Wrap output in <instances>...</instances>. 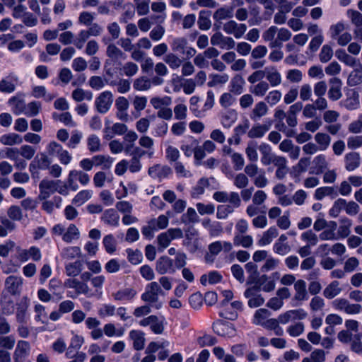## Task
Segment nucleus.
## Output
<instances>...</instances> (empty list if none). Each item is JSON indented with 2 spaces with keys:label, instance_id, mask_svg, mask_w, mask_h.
Here are the masks:
<instances>
[{
  "label": "nucleus",
  "instance_id": "c85d7f7f",
  "mask_svg": "<svg viewBox=\"0 0 362 362\" xmlns=\"http://www.w3.org/2000/svg\"><path fill=\"white\" fill-rule=\"evenodd\" d=\"M45 168V154L37 156L30 164L29 170L33 178H39V170Z\"/></svg>",
  "mask_w": 362,
  "mask_h": 362
},
{
  "label": "nucleus",
  "instance_id": "c03bdc74",
  "mask_svg": "<svg viewBox=\"0 0 362 362\" xmlns=\"http://www.w3.org/2000/svg\"><path fill=\"white\" fill-rule=\"evenodd\" d=\"M214 329L218 334L228 337H233L235 332L232 325L227 322H218L214 326Z\"/></svg>",
  "mask_w": 362,
  "mask_h": 362
},
{
  "label": "nucleus",
  "instance_id": "1a4fd4ad",
  "mask_svg": "<svg viewBox=\"0 0 362 362\" xmlns=\"http://www.w3.org/2000/svg\"><path fill=\"white\" fill-rule=\"evenodd\" d=\"M258 149L261 153V163L265 166L272 163L275 165L284 157L273 153L272 147L267 143H262Z\"/></svg>",
  "mask_w": 362,
  "mask_h": 362
},
{
  "label": "nucleus",
  "instance_id": "7c9ffc66",
  "mask_svg": "<svg viewBox=\"0 0 362 362\" xmlns=\"http://www.w3.org/2000/svg\"><path fill=\"white\" fill-rule=\"evenodd\" d=\"M345 168L348 171H354L359 167L361 156L357 152H350L344 156Z\"/></svg>",
  "mask_w": 362,
  "mask_h": 362
},
{
  "label": "nucleus",
  "instance_id": "69168bd1",
  "mask_svg": "<svg viewBox=\"0 0 362 362\" xmlns=\"http://www.w3.org/2000/svg\"><path fill=\"white\" fill-rule=\"evenodd\" d=\"M236 102L234 94L230 91L223 93L219 98V103L223 108L233 106Z\"/></svg>",
  "mask_w": 362,
  "mask_h": 362
},
{
  "label": "nucleus",
  "instance_id": "393cba45",
  "mask_svg": "<svg viewBox=\"0 0 362 362\" xmlns=\"http://www.w3.org/2000/svg\"><path fill=\"white\" fill-rule=\"evenodd\" d=\"M337 223L336 221H331L329 224L319 234V238L322 241L337 240L338 237L336 233Z\"/></svg>",
  "mask_w": 362,
  "mask_h": 362
},
{
  "label": "nucleus",
  "instance_id": "cd10ccee",
  "mask_svg": "<svg viewBox=\"0 0 362 362\" xmlns=\"http://www.w3.org/2000/svg\"><path fill=\"white\" fill-rule=\"evenodd\" d=\"M30 305V300L27 296H23L19 303L16 304V320L19 323H25L26 313Z\"/></svg>",
  "mask_w": 362,
  "mask_h": 362
},
{
  "label": "nucleus",
  "instance_id": "f8f14e48",
  "mask_svg": "<svg viewBox=\"0 0 362 362\" xmlns=\"http://www.w3.org/2000/svg\"><path fill=\"white\" fill-rule=\"evenodd\" d=\"M244 296L248 299L247 304L250 308H257L264 303V298L259 293V288L255 286L246 289Z\"/></svg>",
  "mask_w": 362,
  "mask_h": 362
},
{
  "label": "nucleus",
  "instance_id": "7ed1b4c3",
  "mask_svg": "<svg viewBox=\"0 0 362 362\" xmlns=\"http://www.w3.org/2000/svg\"><path fill=\"white\" fill-rule=\"evenodd\" d=\"M64 286L75 290L74 293L69 291L67 293V296L71 298H76L81 294L88 298L93 296V293L86 282L80 281L76 279H68L65 281Z\"/></svg>",
  "mask_w": 362,
  "mask_h": 362
},
{
  "label": "nucleus",
  "instance_id": "774afa93",
  "mask_svg": "<svg viewBox=\"0 0 362 362\" xmlns=\"http://www.w3.org/2000/svg\"><path fill=\"white\" fill-rule=\"evenodd\" d=\"M269 88V85L264 81H261L252 88H250V92L257 97H263Z\"/></svg>",
  "mask_w": 362,
  "mask_h": 362
},
{
  "label": "nucleus",
  "instance_id": "a19ab883",
  "mask_svg": "<svg viewBox=\"0 0 362 362\" xmlns=\"http://www.w3.org/2000/svg\"><path fill=\"white\" fill-rule=\"evenodd\" d=\"M93 196V191L90 189H83L78 192L74 197L72 199V204L76 206H81L89 199H91Z\"/></svg>",
  "mask_w": 362,
  "mask_h": 362
},
{
  "label": "nucleus",
  "instance_id": "680f3d73",
  "mask_svg": "<svg viewBox=\"0 0 362 362\" xmlns=\"http://www.w3.org/2000/svg\"><path fill=\"white\" fill-rule=\"evenodd\" d=\"M103 245L108 254H113L117 250V240L112 234L104 236Z\"/></svg>",
  "mask_w": 362,
  "mask_h": 362
},
{
  "label": "nucleus",
  "instance_id": "bf43d9fd",
  "mask_svg": "<svg viewBox=\"0 0 362 362\" xmlns=\"http://www.w3.org/2000/svg\"><path fill=\"white\" fill-rule=\"evenodd\" d=\"M83 269V264L81 261H75L70 262L65 266V272L69 276H78Z\"/></svg>",
  "mask_w": 362,
  "mask_h": 362
},
{
  "label": "nucleus",
  "instance_id": "4be33fe9",
  "mask_svg": "<svg viewBox=\"0 0 362 362\" xmlns=\"http://www.w3.org/2000/svg\"><path fill=\"white\" fill-rule=\"evenodd\" d=\"M271 126L270 122L267 123H256L248 131L247 136L250 139L262 138L270 129Z\"/></svg>",
  "mask_w": 362,
  "mask_h": 362
},
{
  "label": "nucleus",
  "instance_id": "4c0bfd02",
  "mask_svg": "<svg viewBox=\"0 0 362 362\" xmlns=\"http://www.w3.org/2000/svg\"><path fill=\"white\" fill-rule=\"evenodd\" d=\"M279 235V231L275 226L269 228L264 231L259 240L257 241V244L259 246H265L269 245L274 238H276Z\"/></svg>",
  "mask_w": 362,
  "mask_h": 362
},
{
  "label": "nucleus",
  "instance_id": "052dcab7",
  "mask_svg": "<svg viewBox=\"0 0 362 362\" xmlns=\"http://www.w3.org/2000/svg\"><path fill=\"white\" fill-rule=\"evenodd\" d=\"M276 170L275 176L278 180H283L288 173V168L287 166V160L283 157L278 163L275 164Z\"/></svg>",
  "mask_w": 362,
  "mask_h": 362
},
{
  "label": "nucleus",
  "instance_id": "6ab92c4d",
  "mask_svg": "<svg viewBox=\"0 0 362 362\" xmlns=\"http://www.w3.org/2000/svg\"><path fill=\"white\" fill-rule=\"evenodd\" d=\"M137 295L136 290L133 287L121 288L112 293L113 299L116 301H132Z\"/></svg>",
  "mask_w": 362,
  "mask_h": 362
},
{
  "label": "nucleus",
  "instance_id": "423d86ee",
  "mask_svg": "<svg viewBox=\"0 0 362 362\" xmlns=\"http://www.w3.org/2000/svg\"><path fill=\"white\" fill-rule=\"evenodd\" d=\"M183 237L182 230L179 228H169L165 232L161 233L157 237L158 250L163 251L167 248L172 240L180 239Z\"/></svg>",
  "mask_w": 362,
  "mask_h": 362
},
{
  "label": "nucleus",
  "instance_id": "dca6fc26",
  "mask_svg": "<svg viewBox=\"0 0 362 362\" xmlns=\"http://www.w3.org/2000/svg\"><path fill=\"white\" fill-rule=\"evenodd\" d=\"M30 346L28 341L23 340L18 341L13 354V361L25 362L30 354Z\"/></svg>",
  "mask_w": 362,
  "mask_h": 362
},
{
  "label": "nucleus",
  "instance_id": "9b49d317",
  "mask_svg": "<svg viewBox=\"0 0 362 362\" xmlns=\"http://www.w3.org/2000/svg\"><path fill=\"white\" fill-rule=\"evenodd\" d=\"M5 289L12 296H20L23 288V279L21 276L11 275L5 280Z\"/></svg>",
  "mask_w": 362,
  "mask_h": 362
},
{
  "label": "nucleus",
  "instance_id": "f03ea898",
  "mask_svg": "<svg viewBox=\"0 0 362 362\" xmlns=\"http://www.w3.org/2000/svg\"><path fill=\"white\" fill-rule=\"evenodd\" d=\"M103 42L107 45L106 49V55L109 58L105 60L104 64V71L107 77H113L117 73V69L111 66L112 60L117 61L119 59H125L126 54L114 43L107 44L105 38L103 39Z\"/></svg>",
  "mask_w": 362,
  "mask_h": 362
},
{
  "label": "nucleus",
  "instance_id": "37998d69",
  "mask_svg": "<svg viewBox=\"0 0 362 362\" xmlns=\"http://www.w3.org/2000/svg\"><path fill=\"white\" fill-rule=\"evenodd\" d=\"M314 139L320 151L327 150L331 143V137L326 133L318 132L315 135Z\"/></svg>",
  "mask_w": 362,
  "mask_h": 362
},
{
  "label": "nucleus",
  "instance_id": "4d7b16f0",
  "mask_svg": "<svg viewBox=\"0 0 362 362\" xmlns=\"http://www.w3.org/2000/svg\"><path fill=\"white\" fill-rule=\"evenodd\" d=\"M362 83V66L352 71L347 79V83L350 86H355Z\"/></svg>",
  "mask_w": 362,
  "mask_h": 362
},
{
  "label": "nucleus",
  "instance_id": "c9c22d12",
  "mask_svg": "<svg viewBox=\"0 0 362 362\" xmlns=\"http://www.w3.org/2000/svg\"><path fill=\"white\" fill-rule=\"evenodd\" d=\"M170 173V168L161 165H154L148 169V175L154 179H162L167 177Z\"/></svg>",
  "mask_w": 362,
  "mask_h": 362
},
{
  "label": "nucleus",
  "instance_id": "b1692460",
  "mask_svg": "<svg viewBox=\"0 0 362 362\" xmlns=\"http://www.w3.org/2000/svg\"><path fill=\"white\" fill-rule=\"evenodd\" d=\"M245 81L240 74H235L230 81L228 90L234 95H241L245 90Z\"/></svg>",
  "mask_w": 362,
  "mask_h": 362
},
{
  "label": "nucleus",
  "instance_id": "a211bd4d",
  "mask_svg": "<svg viewBox=\"0 0 362 362\" xmlns=\"http://www.w3.org/2000/svg\"><path fill=\"white\" fill-rule=\"evenodd\" d=\"M156 270L160 275L174 274L175 269L173 264V259L168 256L159 257L156 263Z\"/></svg>",
  "mask_w": 362,
  "mask_h": 362
},
{
  "label": "nucleus",
  "instance_id": "aec40b11",
  "mask_svg": "<svg viewBox=\"0 0 362 362\" xmlns=\"http://www.w3.org/2000/svg\"><path fill=\"white\" fill-rule=\"evenodd\" d=\"M330 87L328 90V97L331 100L336 101L342 97V81L340 78L334 77L329 81Z\"/></svg>",
  "mask_w": 362,
  "mask_h": 362
},
{
  "label": "nucleus",
  "instance_id": "5701e85b",
  "mask_svg": "<svg viewBox=\"0 0 362 362\" xmlns=\"http://www.w3.org/2000/svg\"><path fill=\"white\" fill-rule=\"evenodd\" d=\"M268 105L264 101H259L255 103L250 113V118L252 121H258L267 116L269 113Z\"/></svg>",
  "mask_w": 362,
  "mask_h": 362
},
{
  "label": "nucleus",
  "instance_id": "6e6d98bb",
  "mask_svg": "<svg viewBox=\"0 0 362 362\" xmlns=\"http://www.w3.org/2000/svg\"><path fill=\"white\" fill-rule=\"evenodd\" d=\"M93 160L94 165L101 166L103 170L110 168L113 162L112 158L104 155L95 156L93 157Z\"/></svg>",
  "mask_w": 362,
  "mask_h": 362
},
{
  "label": "nucleus",
  "instance_id": "2f4dec72",
  "mask_svg": "<svg viewBox=\"0 0 362 362\" xmlns=\"http://www.w3.org/2000/svg\"><path fill=\"white\" fill-rule=\"evenodd\" d=\"M339 221V226L337 232L338 240L347 238L351 233L352 226V221L347 217H341Z\"/></svg>",
  "mask_w": 362,
  "mask_h": 362
},
{
  "label": "nucleus",
  "instance_id": "0e129e2a",
  "mask_svg": "<svg viewBox=\"0 0 362 362\" xmlns=\"http://www.w3.org/2000/svg\"><path fill=\"white\" fill-rule=\"evenodd\" d=\"M71 96L76 102H81L84 100L90 101L93 98V93L89 90H85L82 88H76L72 92Z\"/></svg>",
  "mask_w": 362,
  "mask_h": 362
},
{
  "label": "nucleus",
  "instance_id": "5fc2aeb1",
  "mask_svg": "<svg viewBox=\"0 0 362 362\" xmlns=\"http://www.w3.org/2000/svg\"><path fill=\"white\" fill-rule=\"evenodd\" d=\"M150 103L153 107L156 110H160L170 106L172 104V98L170 96L153 97L151 99Z\"/></svg>",
  "mask_w": 362,
  "mask_h": 362
},
{
  "label": "nucleus",
  "instance_id": "de8ad7c7",
  "mask_svg": "<svg viewBox=\"0 0 362 362\" xmlns=\"http://www.w3.org/2000/svg\"><path fill=\"white\" fill-rule=\"evenodd\" d=\"M81 255V250L78 246H69L64 247L61 251V256L63 259L71 260Z\"/></svg>",
  "mask_w": 362,
  "mask_h": 362
},
{
  "label": "nucleus",
  "instance_id": "f704fd0d",
  "mask_svg": "<svg viewBox=\"0 0 362 362\" xmlns=\"http://www.w3.org/2000/svg\"><path fill=\"white\" fill-rule=\"evenodd\" d=\"M112 77H107L106 82L111 86H117V90L119 93H126L130 90L131 83L129 80L119 78V80L111 79Z\"/></svg>",
  "mask_w": 362,
  "mask_h": 362
},
{
  "label": "nucleus",
  "instance_id": "e2e57ef3",
  "mask_svg": "<svg viewBox=\"0 0 362 362\" xmlns=\"http://www.w3.org/2000/svg\"><path fill=\"white\" fill-rule=\"evenodd\" d=\"M23 141L22 138L17 134L11 133L1 136L0 142L6 146L19 144Z\"/></svg>",
  "mask_w": 362,
  "mask_h": 362
},
{
  "label": "nucleus",
  "instance_id": "39448f33",
  "mask_svg": "<svg viewBox=\"0 0 362 362\" xmlns=\"http://www.w3.org/2000/svg\"><path fill=\"white\" fill-rule=\"evenodd\" d=\"M138 324L141 327H149L151 332L156 334H162L165 329V320L163 317L151 315L142 318Z\"/></svg>",
  "mask_w": 362,
  "mask_h": 362
},
{
  "label": "nucleus",
  "instance_id": "3c124183",
  "mask_svg": "<svg viewBox=\"0 0 362 362\" xmlns=\"http://www.w3.org/2000/svg\"><path fill=\"white\" fill-rule=\"evenodd\" d=\"M172 51L176 53L185 54L187 48V40L182 37H175L171 42Z\"/></svg>",
  "mask_w": 362,
  "mask_h": 362
},
{
  "label": "nucleus",
  "instance_id": "338daca9",
  "mask_svg": "<svg viewBox=\"0 0 362 362\" xmlns=\"http://www.w3.org/2000/svg\"><path fill=\"white\" fill-rule=\"evenodd\" d=\"M8 103L11 106L13 112L16 115H20L23 112L25 113L26 105L23 100L16 97H13L8 100Z\"/></svg>",
  "mask_w": 362,
  "mask_h": 362
},
{
  "label": "nucleus",
  "instance_id": "a878e982",
  "mask_svg": "<svg viewBox=\"0 0 362 362\" xmlns=\"http://www.w3.org/2000/svg\"><path fill=\"white\" fill-rule=\"evenodd\" d=\"M265 78L272 87H276L281 83V75L274 66L264 68Z\"/></svg>",
  "mask_w": 362,
  "mask_h": 362
},
{
  "label": "nucleus",
  "instance_id": "9d476101",
  "mask_svg": "<svg viewBox=\"0 0 362 362\" xmlns=\"http://www.w3.org/2000/svg\"><path fill=\"white\" fill-rule=\"evenodd\" d=\"M333 308L348 315L358 314L361 310L360 304L351 303L345 298H337L332 302Z\"/></svg>",
  "mask_w": 362,
  "mask_h": 362
},
{
  "label": "nucleus",
  "instance_id": "20e7f679",
  "mask_svg": "<svg viewBox=\"0 0 362 362\" xmlns=\"http://www.w3.org/2000/svg\"><path fill=\"white\" fill-rule=\"evenodd\" d=\"M132 149V146L127 145L125 146V152L132 156V158L128 161V168L132 173H138L141 170L142 165L140 158L144 156L146 151L141 149L140 147L136 146Z\"/></svg>",
  "mask_w": 362,
  "mask_h": 362
},
{
  "label": "nucleus",
  "instance_id": "ea45409f",
  "mask_svg": "<svg viewBox=\"0 0 362 362\" xmlns=\"http://www.w3.org/2000/svg\"><path fill=\"white\" fill-rule=\"evenodd\" d=\"M256 286L259 291L262 289L264 292H271L275 289L276 282H274L268 275L263 274L259 278Z\"/></svg>",
  "mask_w": 362,
  "mask_h": 362
},
{
  "label": "nucleus",
  "instance_id": "473e14b6",
  "mask_svg": "<svg viewBox=\"0 0 362 362\" xmlns=\"http://www.w3.org/2000/svg\"><path fill=\"white\" fill-rule=\"evenodd\" d=\"M129 335L135 350L140 351L144 348L146 339L142 331L133 329L129 332Z\"/></svg>",
  "mask_w": 362,
  "mask_h": 362
},
{
  "label": "nucleus",
  "instance_id": "412c9836",
  "mask_svg": "<svg viewBox=\"0 0 362 362\" xmlns=\"http://www.w3.org/2000/svg\"><path fill=\"white\" fill-rule=\"evenodd\" d=\"M274 253L284 256L291 251V246L288 243V237L286 234H281L273 245Z\"/></svg>",
  "mask_w": 362,
  "mask_h": 362
},
{
  "label": "nucleus",
  "instance_id": "bb28decb",
  "mask_svg": "<svg viewBox=\"0 0 362 362\" xmlns=\"http://www.w3.org/2000/svg\"><path fill=\"white\" fill-rule=\"evenodd\" d=\"M294 290L295 294L293 300L298 302H303L308 299V294L306 290V283L304 280H297L294 284Z\"/></svg>",
  "mask_w": 362,
  "mask_h": 362
},
{
  "label": "nucleus",
  "instance_id": "79ce46f5",
  "mask_svg": "<svg viewBox=\"0 0 362 362\" xmlns=\"http://www.w3.org/2000/svg\"><path fill=\"white\" fill-rule=\"evenodd\" d=\"M80 238V231L74 224H70L62 235V240L71 243Z\"/></svg>",
  "mask_w": 362,
  "mask_h": 362
},
{
  "label": "nucleus",
  "instance_id": "13d9d810",
  "mask_svg": "<svg viewBox=\"0 0 362 362\" xmlns=\"http://www.w3.org/2000/svg\"><path fill=\"white\" fill-rule=\"evenodd\" d=\"M262 327L268 330H273L276 336H282L284 334V330L279 326L278 319L268 318Z\"/></svg>",
  "mask_w": 362,
  "mask_h": 362
},
{
  "label": "nucleus",
  "instance_id": "58836bf2",
  "mask_svg": "<svg viewBox=\"0 0 362 362\" xmlns=\"http://www.w3.org/2000/svg\"><path fill=\"white\" fill-rule=\"evenodd\" d=\"M338 196V192L333 187L325 186L315 189L314 198L316 200H322L325 197H331L332 199Z\"/></svg>",
  "mask_w": 362,
  "mask_h": 362
},
{
  "label": "nucleus",
  "instance_id": "2eb2a0df",
  "mask_svg": "<svg viewBox=\"0 0 362 362\" xmlns=\"http://www.w3.org/2000/svg\"><path fill=\"white\" fill-rule=\"evenodd\" d=\"M211 44L226 49H233L235 46V42L232 37L224 36L220 32H217L211 36Z\"/></svg>",
  "mask_w": 362,
  "mask_h": 362
},
{
  "label": "nucleus",
  "instance_id": "0eeeda50",
  "mask_svg": "<svg viewBox=\"0 0 362 362\" xmlns=\"http://www.w3.org/2000/svg\"><path fill=\"white\" fill-rule=\"evenodd\" d=\"M78 181L83 186H86L90 182V176L83 170H71L69 172L67 176V183L70 187V190L76 192L79 187L76 183Z\"/></svg>",
  "mask_w": 362,
  "mask_h": 362
},
{
  "label": "nucleus",
  "instance_id": "f3484780",
  "mask_svg": "<svg viewBox=\"0 0 362 362\" xmlns=\"http://www.w3.org/2000/svg\"><path fill=\"white\" fill-rule=\"evenodd\" d=\"M49 291V292L47 291V301L51 300L58 301L62 298L64 288L59 280L55 279L50 280Z\"/></svg>",
  "mask_w": 362,
  "mask_h": 362
},
{
  "label": "nucleus",
  "instance_id": "a18cd8bd",
  "mask_svg": "<svg viewBox=\"0 0 362 362\" xmlns=\"http://www.w3.org/2000/svg\"><path fill=\"white\" fill-rule=\"evenodd\" d=\"M52 117L54 119L59 121L65 126L69 127H76L77 123L74 120L71 114L69 112H64L63 113H53Z\"/></svg>",
  "mask_w": 362,
  "mask_h": 362
},
{
  "label": "nucleus",
  "instance_id": "e433bc0d",
  "mask_svg": "<svg viewBox=\"0 0 362 362\" xmlns=\"http://www.w3.org/2000/svg\"><path fill=\"white\" fill-rule=\"evenodd\" d=\"M278 28L276 26H271L266 30L262 34V38L265 42H269V47L271 49L276 48L278 46L277 35Z\"/></svg>",
  "mask_w": 362,
  "mask_h": 362
},
{
  "label": "nucleus",
  "instance_id": "ddd939ff",
  "mask_svg": "<svg viewBox=\"0 0 362 362\" xmlns=\"http://www.w3.org/2000/svg\"><path fill=\"white\" fill-rule=\"evenodd\" d=\"M223 31L228 35H233L236 39L242 37L247 30V25L244 23H238L233 20L225 23L223 25Z\"/></svg>",
  "mask_w": 362,
  "mask_h": 362
},
{
  "label": "nucleus",
  "instance_id": "4468645a",
  "mask_svg": "<svg viewBox=\"0 0 362 362\" xmlns=\"http://www.w3.org/2000/svg\"><path fill=\"white\" fill-rule=\"evenodd\" d=\"M113 102V95L110 91L105 90L102 92L95 100V105L99 112L106 113L112 106Z\"/></svg>",
  "mask_w": 362,
  "mask_h": 362
},
{
  "label": "nucleus",
  "instance_id": "09e8293b",
  "mask_svg": "<svg viewBox=\"0 0 362 362\" xmlns=\"http://www.w3.org/2000/svg\"><path fill=\"white\" fill-rule=\"evenodd\" d=\"M270 315L271 313L267 309H258L255 312L252 322L255 325H259L262 327L265 321L267 320Z\"/></svg>",
  "mask_w": 362,
  "mask_h": 362
},
{
  "label": "nucleus",
  "instance_id": "864d4df0",
  "mask_svg": "<svg viewBox=\"0 0 362 362\" xmlns=\"http://www.w3.org/2000/svg\"><path fill=\"white\" fill-rule=\"evenodd\" d=\"M233 244L235 246H242L245 248H249L253 245V238L250 235L235 234Z\"/></svg>",
  "mask_w": 362,
  "mask_h": 362
},
{
  "label": "nucleus",
  "instance_id": "f257e3e1",
  "mask_svg": "<svg viewBox=\"0 0 362 362\" xmlns=\"http://www.w3.org/2000/svg\"><path fill=\"white\" fill-rule=\"evenodd\" d=\"M164 295L165 293L158 283L151 281L146 286L144 292L141 295V299L144 302L150 304L152 308L159 310L163 305L159 296Z\"/></svg>",
  "mask_w": 362,
  "mask_h": 362
},
{
  "label": "nucleus",
  "instance_id": "8fccbe9b",
  "mask_svg": "<svg viewBox=\"0 0 362 362\" xmlns=\"http://www.w3.org/2000/svg\"><path fill=\"white\" fill-rule=\"evenodd\" d=\"M314 173L315 174L322 173L328 168V163L325 155L320 154L315 156L313 160Z\"/></svg>",
  "mask_w": 362,
  "mask_h": 362
},
{
  "label": "nucleus",
  "instance_id": "603ef678",
  "mask_svg": "<svg viewBox=\"0 0 362 362\" xmlns=\"http://www.w3.org/2000/svg\"><path fill=\"white\" fill-rule=\"evenodd\" d=\"M222 279L221 274L217 271L210 272L208 274H203L200 278V282L203 286L215 284L220 282Z\"/></svg>",
  "mask_w": 362,
  "mask_h": 362
},
{
  "label": "nucleus",
  "instance_id": "72a5a7b5",
  "mask_svg": "<svg viewBox=\"0 0 362 362\" xmlns=\"http://www.w3.org/2000/svg\"><path fill=\"white\" fill-rule=\"evenodd\" d=\"M101 221L106 225L116 227L119 225V216L115 209H109L103 212Z\"/></svg>",
  "mask_w": 362,
  "mask_h": 362
},
{
  "label": "nucleus",
  "instance_id": "6e6552de",
  "mask_svg": "<svg viewBox=\"0 0 362 362\" xmlns=\"http://www.w3.org/2000/svg\"><path fill=\"white\" fill-rule=\"evenodd\" d=\"M233 248L232 243L227 241H215L209 245V252L205 255V260L207 263H212L215 257L222 250L225 252H230Z\"/></svg>",
  "mask_w": 362,
  "mask_h": 362
},
{
  "label": "nucleus",
  "instance_id": "49530a36",
  "mask_svg": "<svg viewBox=\"0 0 362 362\" xmlns=\"http://www.w3.org/2000/svg\"><path fill=\"white\" fill-rule=\"evenodd\" d=\"M341 291L339 282L334 281L325 288L323 295L327 299H332L338 296Z\"/></svg>",
  "mask_w": 362,
  "mask_h": 362
},
{
  "label": "nucleus",
  "instance_id": "c756f323",
  "mask_svg": "<svg viewBox=\"0 0 362 362\" xmlns=\"http://www.w3.org/2000/svg\"><path fill=\"white\" fill-rule=\"evenodd\" d=\"M238 119L236 110L230 109L221 114L220 122L225 129H230Z\"/></svg>",
  "mask_w": 362,
  "mask_h": 362
}]
</instances>
